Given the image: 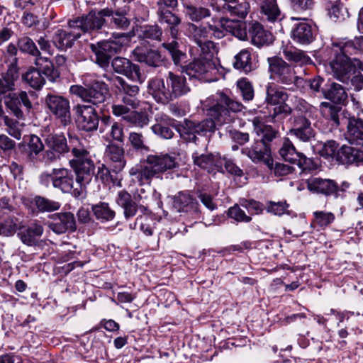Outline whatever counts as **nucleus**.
<instances>
[{"mask_svg":"<svg viewBox=\"0 0 363 363\" xmlns=\"http://www.w3.org/2000/svg\"><path fill=\"white\" fill-rule=\"evenodd\" d=\"M321 105L328 108L327 112H325V114L333 122V126L338 127L341 123H343L342 121V118H340L337 110L335 107L325 102L322 103Z\"/></svg>","mask_w":363,"mask_h":363,"instance_id":"774afa93","label":"nucleus"},{"mask_svg":"<svg viewBox=\"0 0 363 363\" xmlns=\"http://www.w3.org/2000/svg\"><path fill=\"white\" fill-rule=\"evenodd\" d=\"M262 13L269 21H275L280 14L277 0H262L261 2Z\"/></svg>","mask_w":363,"mask_h":363,"instance_id":"de8ad7c7","label":"nucleus"},{"mask_svg":"<svg viewBox=\"0 0 363 363\" xmlns=\"http://www.w3.org/2000/svg\"><path fill=\"white\" fill-rule=\"evenodd\" d=\"M293 164H297L303 171L313 170L317 168V165L311 159L308 158L301 152H299L298 157L296 158V162H294Z\"/></svg>","mask_w":363,"mask_h":363,"instance_id":"0e129e2a","label":"nucleus"},{"mask_svg":"<svg viewBox=\"0 0 363 363\" xmlns=\"http://www.w3.org/2000/svg\"><path fill=\"white\" fill-rule=\"evenodd\" d=\"M41 72H44L38 67L37 68H30L23 76V79L32 88L35 89H40L45 84V78L43 77ZM46 77L47 75L43 73Z\"/></svg>","mask_w":363,"mask_h":363,"instance_id":"4c0bfd02","label":"nucleus"},{"mask_svg":"<svg viewBox=\"0 0 363 363\" xmlns=\"http://www.w3.org/2000/svg\"><path fill=\"white\" fill-rule=\"evenodd\" d=\"M252 123L253 131L258 136H261V138L255 140L254 144L250 147L242 148L241 152L247 155L252 162L255 163L262 162L272 169L273 160L267 143L276 138L277 132L270 125L264 124V122L260 117H255Z\"/></svg>","mask_w":363,"mask_h":363,"instance_id":"20e7f679","label":"nucleus"},{"mask_svg":"<svg viewBox=\"0 0 363 363\" xmlns=\"http://www.w3.org/2000/svg\"><path fill=\"white\" fill-rule=\"evenodd\" d=\"M111 66L115 72L124 75L133 82L142 84L146 79L139 65L133 64L127 58L116 57L111 61Z\"/></svg>","mask_w":363,"mask_h":363,"instance_id":"4468645a","label":"nucleus"},{"mask_svg":"<svg viewBox=\"0 0 363 363\" xmlns=\"http://www.w3.org/2000/svg\"><path fill=\"white\" fill-rule=\"evenodd\" d=\"M172 206L176 211L189 213L195 218L200 214L198 201L187 192L181 191L174 196Z\"/></svg>","mask_w":363,"mask_h":363,"instance_id":"a211bd4d","label":"nucleus"},{"mask_svg":"<svg viewBox=\"0 0 363 363\" xmlns=\"http://www.w3.org/2000/svg\"><path fill=\"white\" fill-rule=\"evenodd\" d=\"M291 36L295 42L307 45L314 40V30L311 24L301 22L293 29Z\"/></svg>","mask_w":363,"mask_h":363,"instance_id":"c756f323","label":"nucleus"},{"mask_svg":"<svg viewBox=\"0 0 363 363\" xmlns=\"http://www.w3.org/2000/svg\"><path fill=\"white\" fill-rule=\"evenodd\" d=\"M288 99L287 93L282 89H279L273 85L267 87L266 101L272 105L279 104L285 102Z\"/></svg>","mask_w":363,"mask_h":363,"instance_id":"79ce46f5","label":"nucleus"},{"mask_svg":"<svg viewBox=\"0 0 363 363\" xmlns=\"http://www.w3.org/2000/svg\"><path fill=\"white\" fill-rule=\"evenodd\" d=\"M313 216V223L322 228L330 225L335 219L334 214L330 212L315 211Z\"/></svg>","mask_w":363,"mask_h":363,"instance_id":"4d7b16f0","label":"nucleus"},{"mask_svg":"<svg viewBox=\"0 0 363 363\" xmlns=\"http://www.w3.org/2000/svg\"><path fill=\"white\" fill-rule=\"evenodd\" d=\"M185 72L190 77L209 80L210 76L217 72L216 62L209 57H199L190 62Z\"/></svg>","mask_w":363,"mask_h":363,"instance_id":"2eb2a0df","label":"nucleus"},{"mask_svg":"<svg viewBox=\"0 0 363 363\" xmlns=\"http://www.w3.org/2000/svg\"><path fill=\"white\" fill-rule=\"evenodd\" d=\"M220 25L223 30L232 33L240 40H245L247 39V34L244 25L239 21L223 18L220 20Z\"/></svg>","mask_w":363,"mask_h":363,"instance_id":"c9c22d12","label":"nucleus"},{"mask_svg":"<svg viewBox=\"0 0 363 363\" xmlns=\"http://www.w3.org/2000/svg\"><path fill=\"white\" fill-rule=\"evenodd\" d=\"M213 100L216 102L208 109L211 119L203 121L201 123L194 124L189 123L191 131L200 133L201 132L213 131L216 125H223L231 123L233 117L230 112H238L242 110L240 103L231 99L223 93H218L213 96Z\"/></svg>","mask_w":363,"mask_h":363,"instance_id":"f257e3e1","label":"nucleus"},{"mask_svg":"<svg viewBox=\"0 0 363 363\" xmlns=\"http://www.w3.org/2000/svg\"><path fill=\"white\" fill-rule=\"evenodd\" d=\"M28 159L33 162L36 160L37 156L43 151L45 145L38 136L31 135L28 142Z\"/></svg>","mask_w":363,"mask_h":363,"instance_id":"c03bdc74","label":"nucleus"},{"mask_svg":"<svg viewBox=\"0 0 363 363\" xmlns=\"http://www.w3.org/2000/svg\"><path fill=\"white\" fill-rule=\"evenodd\" d=\"M157 123L152 126L153 133L162 138L170 139L174 135L172 130L167 125L171 124L172 119L167 116L161 117V120L157 119Z\"/></svg>","mask_w":363,"mask_h":363,"instance_id":"ea45409f","label":"nucleus"},{"mask_svg":"<svg viewBox=\"0 0 363 363\" xmlns=\"http://www.w3.org/2000/svg\"><path fill=\"white\" fill-rule=\"evenodd\" d=\"M323 82V79L320 77H315L312 79L306 80L304 79V82L301 87H298L301 89H304L306 86L309 88L313 94L318 93L321 91L323 93V89H321V85Z\"/></svg>","mask_w":363,"mask_h":363,"instance_id":"e2e57ef3","label":"nucleus"},{"mask_svg":"<svg viewBox=\"0 0 363 363\" xmlns=\"http://www.w3.org/2000/svg\"><path fill=\"white\" fill-rule=\"evenodd\" d=\"M78 128L86 132L96 130L99 123V117L92 106L77 105L76 106Z\"/></svg>","mask_w":363,"mask_h":363,"instance_id":"f3484780","label":"nucleus"},{"mask_svg":"<svg viewBox=\"0 0 363 363\" xmlns=\"http://www.w3.org/2000/svg\"><path fill=\"white\" fill-rule=\"evenodd\" d=\"M323 94L325 99L336 104H340L347 98V94L343 86L337 83H333L328 90L323 91Z\"/></svg>","mask_w":363,"mask_h":363,"instance_id":"58836bf2","label":"nucleus"},{"mask_svg":"<svg viewBox=\"0 0 363 363\" xmlns=\"http://www.w3.org/2000/svg\"><path fill=\"white\" fill-rule=\"evenodd\" d=\"M283 53L288 60L299 63L300 65H306L311 61V58L301 50L285 49Z\"/></svg>","mask_w":363,"mask_h":363,"instance_id":"864d4df0","label":"nucleus"},{"mask_svg":"<svg viewBox=\"0 0 363 363\" xmlns=\"http://www.w3.org/2000/svg\"><path fill=\"white\" fill-rule=\"evenodd\" d=\"M330 5L329 10L330 17L334 21H341L349 17V13L347 9L344 8L340 0H329Z\"/></svg>","mask_w":363,"mask_h":363,"instance_id":"a18cd8bd","label":"nucleus"},{"mask_svg":"<svg viewBox=\"0 0 363 363\" xmlns=\"http://www.w3.org/2000/svg\"><path fill=\"white\" fill-rule=\"evenodd\" d=\"M2 123L6 126V131L11 137L16 140L21 138L26 126L25 123L13 120L8 116L2 120Z\"/></svg>","mask_w":363,"mask_h":363,"instance_id":"49530a36","label":"nucleus"},{"mask_svg":"<svg viewBox=\"0 0 363 363\" xmlns=\"http://www.w3.org/2000/svg\"><path fill=\"white\" fill-rule=\"evenodd\" d=\"M194 162L199 167L206 169L208 172H223L224 158L219 154H201L193 155Z\"/></svg>","mask_w":363,"mask_h":363,"instance_id":"412c9836","label":"nucleus"},{"mask_svg":"<svg viewBox=\"0 0 363 363\" xmlns=\"http://www.w3.org/2000/svg\"><path fill=\"white\" fill-rule=\"evenodd\" d=\"M162 29L157 25L145 26L140 28V36L144 39L161 40Z\"/></svg>","mask_w":363,"mask_h":363,"instance_id":"5fc2aeb1","label":"nucleus"},{"mask_svg":"<svg viewBox=\"0 0 363 363\" xmlns=\"http://www.w3.org/2000/svg\"><path fill=\"white\" fill-rule=\"evenodd\" d=\"M132 54L135 60L145 63L150 67H157L162 62V56L157 50H148L143 46L136 47Z\"/></svg>","mask_w":363,"mask_h":363,"instance_id":"393cba45","label":"nucleus"},{"mask_svg":"<svg viewBox=\"0 0 363 363\" xmlns=\"http://www.w3.org/2000/svg\"><path fill=\"white\" fill-rule=\"evenodd\" d=\"M293 128L290 133L302 142H309L315 137V130L307 116L297 115L294 117Z\"/></svg>","mask_w":363,"mask_h":363,"instance_id":"6ab92c4d","label":"nucleus"},{"mask_svg":"<svg viewBox=\"0 0 363 363\" xmlns=\"http://www.w3.org/2000/svg\"><path fill=\"white\" fill-rule=\"evenodd\" d=\"M186 26L188 35L191 37L197 44L201 43L203 41L207 40L211 31H213L214 34L217 33L218 38L220 36V30L214 26L209 25L208 30L204 26H197L192 23H188Z\"/></svg>","mask_w":363,"mask_h":363,"instance_id":"2f4dec72","label":"nucleus"},{"mask_svg":"<svg viewBox=\"0 0 363 363\" xmlns=\"http://www.w3.org/2000/svg\"><path fill=\"white\" fill-rule=\"evenodd\" d=\"M237 85L245 100L250 101L253 99L254 89L250 82L245 79H241L238 81Z\"/></svg>","mask_w":363,"mask_h":363,"instance_id":"052dcab7","label":"nucleus"},{"mask_svg":"<svg viewBox=\"0 0 363 363\" xmlns=\"http://www.w3.org/2000/svg\"><path fill=\"white\" fill-rule=\"evenodd\" d=\"M92 211L97 219L104 221L111 220L115 217V212L106 203H100L94 206Z\"/></svg>","mask_w":363,"mask_h":363,"instance_id":"3c124183","label":"nucleus"},{"mask_svg":"<svg viewBox=\"0 0 363 363\" xmlns=\"http://www.w3.org/2000/svg\"><path fill=\"white\" fill-rule=\"evenodd\" d=\"M252 43L257 47L269 44L272 42V35L265 30L263 26L257 22L253 23L249 29Z\"/></svg>","mask_w":363,"mask_h":363,"instance_id":"473e14b6","label":"nucleus"},{"mask_svg":"<svg viewBox=\"0 0 363 363\" xmlns=\"http://www.w3.org/2000/svg\"><path fill=\"white\" fill-rule=\"evenodd\" d=\"M228 215L230 218L238 222L249 223L252 220V218L250 216H247L238 205L230 207L228 211Z\"/></svg>","mask_w":363,"mask_h":363,"instance_id":"13d9d810","label":"nucleus"},{"mask_svg":"<svg viewBox=\"0 0 363 363\" xmlns=\"http://www.w3.org/2000/svg\"><path fill=\"white\" fill-rule=\"evenodd\" d=\"M18 237L21 242L28 246H35L43 233V228L38 223H33L29 226H19Z\"/></svg>","mask_w":363,"mask_h":363,"instance_id":"b1692460","label":"nucleus"},{"mask_svg":"<svg viewBox=\"0 0 363 363\" xmlns=\"http://www.w3.org/2000/svg\"><path fill=\"white\" fill-rule=\"evenodd\" d=\"M307 189L317 194L332 195L337 192V185L331 179H323L319 177H312L306 181Z\"/></svg>","mask_w":363,"mask_h":363,"instance_id":"bb28decb","label":"nucleus"},{"mask_svg":"<svg viewBox=\"0 0 363 363\" xmlns=\"http://www.w3.org/2000/svg\"><path fill=\"white\" fill-rule=\"evenodd\" d=\"M116 201L123 209L126 219L133 217L138 211V205L133 200L131 195L126 191H118Z\"/></svg>","mask_w":363,"mask_h":363,"instance_id":"f704fd0d","label":"nucleus"},{"mask_svg":"<svg viewBox=\"0 0 363 363\" xmlns=\"http://www.w3.org/2000/svg\"><path fill=\"white\" fill-rule=\"evenodd\" d=\"M19 223L18 218L13 216L0 218V235H13L19 228Z\"/></svg>","mask_w":363,"mask_h":363,"instance_id":"37998d69","label":"nucleus"},{"mask_svg":"<svg viewBox=\"0 0 363 363\" xmlns=\"http://www.w3.org/2000/svg\"><path fill=\"white\" fill-rule=\"evenodd\" d=\"M240 205L245 208L248 212L252 215L260 214L264 210L262 203L253 199L243 200L241 201Z\"/></svg>","mask_w":363,"mask_h":363,"instance_id":"680f3d73","label":"nucleus"},{"mask_svg":"<svg viewBox=\"0 0 363 363\" xmlns=\"http://www.w3.org/2000/svg\"><path fill=\"white\" fill-rule=\"evenodd\" d=\"M337 159L342 164L363 162V145L359 148L343 145L337 152Z\"/></svg>","mask_w":363,"mask_h":363,"instance_id":"c85d7f7f","label":"nucleus"},{"mask_svg":"<svg viewBox=\"0 0 363 363\" xmlns=\"http://www.w3.org/2000/svg\"><path fill=\"white\" fill-rule=\"evenodd\" d=\"M270 79L284 85L294 84L301 87L304 79L296 74L294 67L286 62L279 57H272L267 59Z\"/></svg>","mask_w":363,"mask_h":363,"instance_id":"6e6552de","label":"nucleus"},{"mask_svg":"<svg viewBox=\"0 0 363 363\" xmlns=\"http://www.w3.org/2000/svg\"><path fill=\"white\" fill-rule=\"evenodd\" d=\"M281 157L285 160L293 164L299 152L296 151L292 142L289 138H284L282 146L279 150Z\"/></svg>","mask_w":363,"mask_h":363,"instance_id":"09e8293b","label":"nucleus"},{"mask_svg":"<svg viewBox=\"0 0 363 363\" xmlns=\"http://www.w3.org/2000/svg\"><path fill=\"white\" fill-rule=\"evenodd\" d=\"M250 9V4L246 1L239 2L235 7L227 11L231 16H235L241 18H245Z\"/></svg>","mask_w":363,"mask_h":363,"instance_id":"69168bd1","label":"nucleus"},{"mask_svg":"<svg viewBox=\"0 0 363 363\" xmlns=\"http://www.w3.org/2000/svg\"><path fill=\"white\" fill-rule=\"evenodd\" d=\"M73 156L69 164L76 174V182L79 187L74 188L72 193L75 197H79L84 188L91 181L95 167L89 152L83 145L79 148L73 147Z\"/></svg>","mask_w":363,"mask_h":363,"instance_id":"423d86ee","label":"nucleus"},{"mask_svg":"<svg viewBox=\"0 0 363 363\" xmlns=\"http://www.w3.org/2000/svg\"><path fill=\"white\" fill-rule=\"evenodd\" d=\"M157 13L160 22L167 24L171 36L177 39L179 35L178 26L181 23L180 18L164 7L159 8Z\"/></svg>","mask_w":363,"mask_h":363,"instance_id":"7c9ffc66","label":"nucleus"},{"mask_svg":"<svg viewBox=\"0 0 363 363\" xmlns=\"http://www.w3.org/2000/svg\"><path fill=\"white\" fill-rule=\"evenodd\" d=\"M342 121L347 125L345 139L350 144L363 145V120L352 116L342 117Z\"/></svg>","mask_w":363,"mask_h":363,"instance_id":"aec40b11","label":"nucleus"},{"mask_svg":"<svg viewBox=\"0 0 363 363\" xmlns=\"http://www.w3.org/2000/svg\"><path fill=\"white\" fill-rule=\"evenodd\" d=\"M18 72L14 68H10L0 77V94L14 89L15 81L18 79Z\"/></svg>","mask_w":363,"mask_h":363,"instance_id":"a19ab883","label":"nucleus"},{"mask_svg":"<svg viewBox=\"0 0 363 363\" xmlns=\"http://www.w3.org/2000/svg\"><path fill=\"white\" fill-rule=\"evenodd\" d=\"M34 201L38 209L42 212L57 211L60 207L58 202L42 196H36Z\"/></svg>","mask_w":363,"mask_h":363,"instance_id":"6e6d98bb","label":"nucleus"},{"mask_svg":"<svg viewBox=\"0 0 363 363\" xmlns=\"http://www.w3.org/2000/svg\"><path fill=\"white\" fill-rule=\"evenodd\" d=\"M18 47L22 52L36 57L35 65L44 72L48 80L55 82L59 78L60 74L54 69L52 62L48 57L40 56V51L31 38L27 36L19 38Z\"/></svg>","mask_w":363,"mask_h":363,"instance_id":"9b49d317","label":"nucleus"},{"mask_svg":"<svg viewBox=\"0 0 363 363\" xmlns=\"http://www.w3.org/2000/svg\"><path fill=\"white\" fill-rule=\"evenodd\" d=\"M291 4L294 10L298 12H303L313 9L314 0H291Z\"/></svg>","mask_w":363,"mask_h":363,"instance_id":"338daca9","label":"nucleus"},{"mask_svg":"<svg viewBox=\"0 0 363 363\" xmlns=\"http://www.w3.org/2000/svg\"><path fill=\"white\" fill-rule=\"evenodd\" d=\"M74 178L72 172L67 168L52 169V186L60 189L63 193L74 190Z\"/></svg>","mask_w":363,"mask_h":363,"instance_id":"4be33fe9","label":"nucleus"},{"mask_svg":"<svg viewBox=\"0 0 363 363\" xmlns=\"http://www.w3.org/2000/svg\"><path fill=\"white\" fill-rule=\"evenodd\" d=\"M50 230L57 234L76 229L74 215L71 213H60L54 216L53 220L48 223Z\"/></svg>","mask_w":363,"mask_h":363,"instance_id":"5701e85b","label":"nucleus"},{"mask_svg":"<svg viewBox=\"0 0 363 363\" xmlns=\"http://www.w3.org/2000/svg\"><path fill=\"white\" fill-rule=\"evenodd\" d=\"M105 157L113 170L116 172H121L125 166L124 150L113 143L107 145L105 151Z\"/></svg>","mask_w":363,"mask_h":363,"instance_id":"a878e982","label":"nucleus"},{"mask_svg":"<svg viewBox=\"0 0 363 363\" xmlns=\"http://www.w3.org/2000/svg\"><path fill=\"white\" fill-rule=\"evenodd\" d=\"M186 79L182 74L169 72L164 79H152L147 86L148 93L157 101L162 104L174 100L190 91Z\"/></svg>","mask_w":363,"mask_h":363,"instance_id":"7ed1b4c3","label":"nucleus"},{"mask_svg":"<svg viewBox=\"0 0 363 363\" xmlns=\"http://www.w3.org/2000/svg\"><path fill=\"white\" fill-rule=\"evenodd\" d=\"M45 103L50 112L60 119L63 125L70 123V104L67 98L49 94L45 99Z\"/></svg>","mask_w":363,"mask_h":363,"instance_id":"ddd939ff","label":"nucleus"},{"mask_svg":"<svg viewBox=\"0 0 363 363\" xmlns=\"http://www.w3.org/2000/svg\"><path fill=\"white\" fill-rule=\"evenodd\" d=\"M121 116L128 123L140 128L147 125L149 123L147 114L143 112L129 111Z\"/></svg>","mask_w":363,"mask_h":363,"instance_id":"603ef678","label":"nucleus"},{"mask_svg":"<svg viewBox=\"0 0 363 363\" xmlns=\"http://www.w3.org/2000/svg\"><path fill=\"white\" fill-rule=\"evenodd\" d=\"M112 14L111 9L105 8L99 11H91L86 15L68 23L71 29H78L81 35L85 33H92L102 28L106 23L105 17H109Z\"/></svg>","mask_w":363,"mask_h":363,"instance_id":"9d476101","label":"nucleus"},{"mask_svg":"<svg viewBox=\"0 0 363 363\" xmlns=\"http://www.w3.org/2000/svg\"><path fill=\"white\" fill-rule=\"evenodd\" d=\"M4 103L6 108L18 118L24 117L22 108L29 112L33 106L28 94L25 91L9 94L5 97Z\"/></svg>","mask_w":363,"mask_h":363,"instance_id":"dca6fc26","label":"nucleus"},{"mask_svg":"<svg viewBox=\"0 0 363 363\" xmlns=\"http://www.w3.org/2000/svg\"><path fill=\"white\" fill-rule=\"evenodd\" d=\"M72 94L78 96L84 101L98 105L104 103L108 95V86L103 82L96 81L85 86L74 85L70 87Z\"/></svg>","mask_w":363,"mask_h":363,"instance_id":"f8f14e48","label":"nucleus"},{"mask_svg":"<svg viewBox=\"0 0 363 363\" xmlns=\"http://www.w3.org/2000/svg\"><path fill=\"white\" fill-rule=\"evenodd\" d=\"M356 50L352 40H343L333 43L332 45L335 59L329 63V67L334 77L343 83H347L350 81L357 68L363 70V64L361 61L348 57V55L354 53Z\"/></svg>","mask_w":363,"mask_h":363,"instance_id":"f03ea898","label":"nucleus"},{"mask_svg":"<svg viewBox=\"0 0 363 363\" xmlns=\"http://www.w3.org/2000/svg\"><path fill=\"white\" fill-rule=\"evenodd\" d=\"M178 167L175 157L169 154L150 155L145 164L136 165L130 169V174L143 184L154 177H159L166 171Z\"/></svg>","mask_w":363,"mask_h":363,"instance_id":"39448f33","label":"nucleus"},{"mask_svg":"<svg viewBox=\"0 0 363 363\" xmlns=\"http://www.w3.org/2000/svg\"><path fill=\"white\" fill-rule=\"evenodd\" d=\"M185 14L192 21H199L203 18L208 17L210 11L204 7L194 6L193 5L185 6Z\"/></svg>","mask_w":363,"mask_h":363,"instance_id":"8fccbe9b","label":"nucleus"},{"mask_svg":"<svg viewBox=\"0 0 363 363\" xmlns=\"http://www.w3.org/2000/svg\"><path fill=\"white\" fill-rule=\"evenodd\" d=\"M111 13L112 14L110 15L111 16V23L116 28L124 30L128 28L130 21L124 14L113 11L112 9Z\"/></svg>","mask_w":363,"mask_h":363,"instance_id":"bf43d9fd","label":"nucleus"},{"mask_svg":"<svg viewBox=\"0 0 363 363\" xmlns=\"http://www.w3.org/2000/svg\"><path fill=\"white\" fill-rule=\"evenodd\" d=\"M233 66L235 69L245 73L251 72L253 69L251 50L243 49L240 50L235 56Z\"/></svg>","mask_w":363,"mask_h":363,"instance_id":"e433bc0d","label":"nucleus"},{"mask_svg":"<svg viewBox=\"0 0 363 363\" xmlns=\"http://www.w3.org/2000/svg\"><path fill=\"white\" fill-rule=\"evenodd\" d=\"M115 85L118 90L123 104L113 105L112 111L114 115L121 116V115L128 113L130 109H135L139 106L140 101L137 97L139 92L138 86L128 84L121 77H116Z\"/></svg>","mask_w":363,"mask_h":363,"instance_id":"1a4fd4ad","label":"nucleus"},{"mask_svg":"<svg viewBox=\"0 0 363 363\" xmlns=\"http://www.w3.org/2000/svg\"><path fill=\"white\" fill-rule=\"evenodd\" d=\"M80 36L81 32L78 29H72L69 32L58 29L54 34L52 42L57 48L65 50L71 48L73 43Z\"/></svg>","mask_w":363,"mask_h":363,"instance_id":"cd10ccee","label":"nucleus"},{"mask_svg":"<svg viewBox=\"0 0 363 363\" xmlns=\"http://www.w3.org/2000/svg\"><path fill=\"white\" fill-rule=\"evenodd\" d=\"M90 48L96 55V62L101 67H108L111 57V43L101 42L91 44Z\"/></svg>","mask_w":363,"mask_h":363,"instance_id":"72a5a7b5","label":"nucleus"},{"mask_svg":"<svg viewBox=\"0 0 363 363\" xmlns=\"http://www.w3.org/2000/svg\"><path fill=\"white\" fill-rule=\"evenodd\" d=\"M47 150L43 153V160L47 164L60 160L65 154L71 152L73 154V147L79 148L82 142L76 136H69L67 141L62 133H50L44 139Z\"/></svg>","mask_w":363,"mask_h":363,"instance_id":"0eeeda50","label":"nucleus"}]
</instances>
